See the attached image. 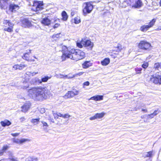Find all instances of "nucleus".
I'll return each instance as SVG.
<instances>
[{
    "instance_id": "obj_57",
    "label": "nucleus",
    "mask_w": 161,
    "mask_h": 161,
    "mask_svg": "<svg viewBox=\"0 0 161 161\" xmlns=\"http://www.w3.org/2000/svg\"><path fill=\"white\" fill-rule=\"evenodd\" d=\"M3 151H2V150H0V156H1L3 154Z\"/></svg>"
},
{
    "instance_id": "obj_53",
    "label": "nucleus",
    "mask_w": 161,
    "mask_h": 161,
    "mask_svg": "<svg viewBox=\"0 0 161 161\" xmlns=\"http://www.w3.org/2000/svg\"><path fill=\"white\" fill-rule=\"evenodd\" d=\"M57 114V116H58V117H63V114L60 113H58V114Z\"/></svg>"
},
{
    "instance_id": "obj_34",
    "label": "nucleus",
    "mask_w": 161,
    "mask_h": 161,
    "mask_svg": "<svg viewBox=\"0 0 161 161\" xmlns=\"http://www.w3.org/2000/svg\"><path fill=\"white\" fill-rule=\"evenodd\" d=\"M154 67L155 68L157 69L159 68H161V63H155L154 64Z\"/></svg>"
},
{
    "instance_id": "obj_41",
    "label": "nucleus",
    "mask_w": 161,
    "mask_h": 161,
    "mask_svg": "<svg viewBox=\"0 0 161 161\" xmlns=\"http://www.w3.org/2000/svg\"><path fill=\"white\" fill-rule=\"evenodd\" d=\"M89 119L91 120H93L97 119L96 114L94 116L90 117L89 118Z\"/></svg>"
},
{
    "instance_id": "obj_51",
    "label": "nucleus",
    "mask_w": 161,
    "mask_h": 161,
    "mask_svg": "<svg viewBox=\"0 0 161 161\" xmlns=\"http://www.w3.org/2000/svg\"><path fill=\"white\" fill-rule=\"evenodd\" d=\"M19 133H12L11 135L14 136H17L19 135Z\"/></svg>"
},
{
    "instance_id": "obj_58",
    "label": "nucleus",
    "mask_w": 161,
    "mask_h": 161,
    "mask_svg": "<svg viewBox=\"0 0 161 161\" xmlns=\"http://www.w3.org/2000/svg\"><path fill=\"white\" fill-rule=\"evenodd\" d=\"M75 75H73V76H67V78H68V79H71V78H74V77H75Z\"/></svg>"
},
{
    "instance_id": "obj_56",
    "label": "nucleus",
    "mask_w": 161,
    "mask_h": 161,
    "mask_svg": "<svg viewBox=\"0 0 161 161\" xmlns=\"http://www.w3.org/2000/svg\"><path fill=\"white\" fill-rule=\"evenodd\" d=\"M59 34H56L55 35H54L53 36V37H57V38H58L59 37Z\"/></svg>"
},
{
    "instance_id": "obj_63",
    "label": "nucleus",
    "mask_w": 161,
    "mask_h": 161,
    "mask_svg": "<svg viewBox=\"0 0 161 161\" xmlns=\"http://www.w3.org/2000/svg\"><path fill=\"white\" fill-rule=\"evenodd\" d=\"M118 47L119 49V50H120L121 49L120 46H118Z\"/></svg>"
},
{
    "instance_id": "obj_3",
    "label": "nucleus",
    "mask_w": 161,
    "mask_h": 161,
    "mask_svg": "<svg viewBox=\"0 0 161 161\" xmlns=\"http://www.w3.org/2000/svg\"><path fill=\"white\" fill-rule=\"evenodd\" d=\"M150 81L156 84H161V73L158 72L154 75H151Z\"/></svg>"
},
{
    "instance_id": "obj_33",
    "label": "nucleus",
    "mask_w": 161,
    "mask_h": 161,
    "mask_svg": "<svg viewBox=\"0 0 161 161\" xmlns=\"http://www.w3.org/2000/svg\"><path fill=\"white\" fill-rule=\"evenodd\" d=\"M74 22L76 24H79L80 22V18L79 17H75L74 19Z\"/></svg>"
},
{
    "instance_id": "obj_30",
    "label": "nucleus",
    "mask_w": 161,
    "mask_h": 161,
    "mask_svg": "<svg viewBox=\"0 0 161 161\" xmlns=\"http://www.w3.org/2000/svg\"><path fill=\"white\" fill-rule=\"evenodd\" d=\"M3 24L4 25L5 27H7V25H10V24H13L10 22L9 20H4L3 21Z\"/></svg>"
},
{
    "instance_id": "obj_48",
    "label": "nucleus",
    "mask_w": 161,
    "mask_h": 161,
    "mask_svg": "<svg viewBox=\"0 0 161 161\" xmlns=\"http://www.w3.org/2000/svg\"><path fill=\"white\" fill-rule=\"evenodd\" d=\"M18 64H15L13 66V68L14 70H16L18 69Z\"/></svg>"
},
{
    "instance_id": "obj_31",
    "label": "nucleus",
    "mask_w": 161,
    "mask_h": 161,
    "mask_svg": "<svg viewBox=\"0 0 161 161\" xmlns=\"http://www.w3.org/2000/svg\"><path fill=\"white\" fill-rule=\"evenodd\" d=\"M72 95H73V97L77 95L79 93V91L75 90H73L72 91H71Z\"/></svg>"
},
{
    "instance_id": "obj_26",
    "label": "nucleus",
    "mask_w": 161,
    "mask_h": 161,
    "mask_svg": "<svg viewBox=\"0 0 161 161\" xmlns=\"http://www.w3.org/2000/svg\"><path fill=\"white\" fill-rule=\"evenodd\" d=\"M158 114V112L157 110L155 111L153 113L151 114H149L147 115V116L148 117V118L149 119H152L153 118V117L156 116Z\"/></svg>"
},
{
    "instance_id": "obj_20",
    "label": "nucleus",
    "mask_w": 161,
    "mask_h": 161,
    "mask_svg": "<svg viewBox=\"0 0 161 161\" xmlns=\"http://www.w3.org/2000/svg\"><path fill=\"white\" fill-rule=\"evenodd\" d=\"M110 62V59L109 58H106L101 61V64L103 66H106L108 65Z\"/></svg>"
},
{
    "instance_id": "obj_12",
    "label": "nucleus",
    "mask_w": 161,
    "mask_h": 161,
    "mask_svg": "<svg viewBox=\"0 0 161 161\" xmlns=\"http://www.w3.org/2000/svg\"><path fill=\"white\" fill-rule=\"evenodd\" d=\"M51 21L47 18H44L41 21L42 24L48 26L51 24Z\"/></svg>"
},
{
    "instance_id": "obj_50",
    "label": "nucleus",
    "mask_w": 161,
    "mask_h": 161,
    "mask_svg": "<svg viewBox=\"0 0 161 161\" xmlns=\"http://www.w3.org/2000/svg\"><path fill=\"white\" fill-rule=\"evenodd\" d=\"M25 118L24 117H22L20 118L19 120H20V121L22 122L23 121H25Z\"/></svg>"
},
{
    "instance_id": "obj_17",
    "label": "nucleus",
    "mask_w": 161,
    "mask_h": 161,
    "mask_svg": "<svg viewBox=\"0 0 161 161\" xmlns=\"http://www.w3.org/2000/svg\"><path fill=\"white\" fill-rule=\"evenodd\" d=\"M142 5V3L140 0H136L135 3L133 7H134L135 8H139Z\"/></svg>"
},
{
    "instance_id": "obj_44",
    "label": "nucleus",
    "mask_w": 161,
    "mask_h": 161,
    "mask_svg": "<svg viewBox=\"0 0 161 161\" xmlns=\"http://www.w3.org/2000/svg\"><path fill=\"white\" fill-rule=\"evenodd\" d=\"M92 11H83V14L85 16L87 14H89Z\"/></svg>"
},
{
    "instance_id": "obj_18",
    "label": "nucleus",
    "mask_w": 161,
    "mask_h": 161,
    "mask_svg": "<svg viewBox=\"0 0 161 161\" xmlns=\"http://www.w3.org/2000/svg\"><path fill=\"white\" fill-rule=\"evenodd\" d=\"M150 27L148 25H144L142 26L140 28V30L143 32H146L150 28Z\"/></svg>"
},
{
    "instance_id": "obj_52",
    "label": "nucleus",
    "mask_w": 161,
    "mask_h": 161,
    "mask_svg": "<svg viewBox=\"0 0 161 161\" xmlns=\"http://www.w3.org/2000/svg\"><path fill=\"white\" fill-rule=\"evenodd\" d=\"M26 74L29 76H31V72L27 71L26 72Z\"/></svg>"
},
{
    "instance_id": "obj_54",
    "label": "nucleus",
    "mask_w": 161,
    "mask_h": 161,
    "mask_svg": "<svg viewBox=\"0 0 161 161\" xmlns=\"http://www.w3.org/2000/svg\"><path fill=\"white\" fill-rule=\"evenodd\" d=\"M38 73V72H31V76H33L35 75L36 74H37Z\"/></svg>"
},
{
    "instance_id": "obj_11",
    "label": "nucleus",
    "mask_w": 161,
    "mask_h": 161,
    "mask_svg": "<svg viewBox=\"0 0 161 161\" xmlns=\"http://www.w3.org/2000/svg\"><path fill=\"white\" fill-rule=\"evenodd\" d=\"M21 87L23 89H26L29 86V84L28 80L25 79L23 81L21 84Z\"/></svg>"
},
{
    "instance_id": "obj_8",
    "label": "nucleus",
    "mask_w": 161,
    "mask_h": 161,
    "mask_svg": "<svg viewBox=\"0 0 161 161\" xmlns=\"http://www.w3.org/2000/svg\"><path fill=\"white\" fill-rule=\"evenodd\" d=\"M84 10H92L93 8V5L90 2L84 3L83 5Z\"/></svg>"
},
{
    "instance_id": "obj_27",
    "label": "nucleus",
    "mask_w": 161,
    "mask_h": 161,
    "mask_svg": "<svg viewBox=\"0 0 161 161\" xmlns=\"http://www.w3.org/2000/svg\"><path fill=\"white\" fill-rule=\"evenodd\" d=\"M95 114L97 119H99L103 117L105 114V113L104 112H102L100 113H97Z\"/></svg>"
},
{
    "instance_id": "obj_24",
    "label": "nucleus",
    "mask_w": 161,
    "mask_h": 161,
    "mask_svg": "<svg viewBox=\"0 0 161 161\" xmlns=\"http://www.w3.org/2000/svg\"><path fill=\"white\" fill-rule=\"evenodd\" d=\"M22 58L28 61H29L31 60L30 59L29 53H24L23 55L22 56Z\"/></svg>"
},
{
    "instance_id": "obj_15",
    "label": "nucleus",
    "mask_w": 161,
    "mask_h": 161,
    "mask_svg": "<svg viewBox=\"0 0 161 161\" xmlns=\"http://www.w3.org/2000/svg\"><path fill=\"white\" fill-rule=\"evenodd\" d=\"M1 125L3 127H5L6 126H8L10 125L11 123V122L7 119H5L3 121L0 122Z\"/></svg>"
},
{
    "instance_id": "obj_55",
    "label": "nucleus",
    "mask_w": 161,
    "mask_h": 161,
    "mask_svg": "<svg viewBox=\"0 0 161 161\" xmlns=\"http://www.w3.org/2000/svg\"><path fill=\"white\" fill-rule=\"evenodd\" d=\"M53 115L54 116L55 119H58V116H57V114L56 113H53Z\"/></svg>"
},
{
    "instance_id": "obj_61",
    "label": "nucleus",
    "mask_w": 161,
    "mask_h": 161,
    "mask_svg": "<svg viewBox=\"0 0 161 161\" xmlns=\"http://www.w3.org/2000/svg\"><path fill=\"white\" fill-rule=\"evenodd\" d=\"M83 74V72H80V73H78L77 74H76V75H82Z\"/></svg>"
},
{
    "instance_id": "obj_14",
    "label": "nucleus",
    "mask_w": 161,
    "mask_h": 161,
    "mask_svg": "<svg viewBox=\"0 0 161 161\" xmlns=\"http://www.w3.org/2000/svg\"><path fill=\"white\" fill-rule=\"evenodd\" d=\"M103 96L97 95L92 97L89 100H92L96 101H98L103 100Z\"/></svg>"
},
{
    "instance_id": "obj_46",
    "label": "nucleus",
    "mask_w": 161,
    "mask_h": 161,
    "mask_svg": "<svg viewBox=\"0 0 161 161\" xmlns=\"http://www.w3.org/2000/svg\"><path fill=\"white\" fill-rule=\"evenodd\" d=\"M142 70V69L141 68H136L135 69V70L136 72H138V73L140 72Z\"/></svg>"
},
{
    "instance_id": "obj_64",
    "label": "nucleus",
    "mask_w": 161,
    "mask_h": 161,
    "mask_svg": "<svg viewBox=\"0 0 161 161\" xmlns=\"http://www.w3.org/2000/svg\"><path fill=\"white\" fill-rule=\"evenodd\" d=\"M156 30H161V28H157V29H156Z\"/></svg>"
},
{
    "instance_id": "obj_62",
    "label": "nucleus",
    "mask_w": 161,
    "mask_h": 161,
    "mask_svg": "<svg viewBox=\"0 0 161 161\" xmlns=\"http://www.w3.org/2000/svg\"><path fill=\"white\" fill-rule=\"evenodd\" d=\"M59 19H54V22H55L57 21H59Z\"/></svg>"
},
{
    "instance_id": "obj_47",
    "label": "nucleus",
    "mask_w": 161,
    "mask_h": 161,
    "mask_svg": "<svg viewBox=\"0 0 161 161\" xmlns=\"http://www.w3.org/2000/svg\"><path fill=\"white\" fill-rule=\"evenodd\" d=\"M59 25H60L59 24H58V23H56V24H55L53 26V28L54 29L56 28H58Z\"/></svg>"
},
{
    "instance_id": "obj_45",
    "label": "nucleus",
    "mask_w": 161,
    "mask_h": 161,
    "mask_svg": "<svg viewBox=\"0 0 161 161\" xmlns=\"http://www.w3.org/2000/svg\"><path fill=\"white\" fill-rule=\"evenodd\" d=\"M82 45H82V43H81V42H80L77 43V46H78L79 48H82Z\"/></svg>"
},
{
    "instance_id": "obj_42",
    "label": "nucleus",
    "mask_w": 161,
    "mask_h": 161,
    "mask_svg": "<svg viewBox=\"0 0 161 161\" xmlns=\"http://www.w3.org/2000/svg\"><path fill=\"white\" fill-rule=\"evenodd\" d=\"M90 84V83L89 81H87L84 82L83 84V88L85 87V86H88Z\"/></svg>"
},
{
    "instance_id": "obj_10",
    "label": "nucleus",
    "mask_w": 161,
    "mask_h": 161,
    "mask_svg": "<svg viewBox=\"0 0 161 161\" xmlns=\"http://www.w3.org/2000/svg\"><path fill=\"white\" fill-rule=\"evenodd\" d=\"M31 106V103L28 102L25 103L22 107V111L24 112H26L28 111Z\"/></svg>"
},
{
    "instance_id": "obj_4",
    "label": "nucleus",
    "mask_w": 161,
    "mask_h": 161,
    "mask_svg": "<svg viewBox=\"0 0 161 161\" xmlns=\"http://www.w3.org/2000/svg\"><path fill=\"white\" fill-rule=\"evenodd\" d=\"M151 44L146 40L141 41L139 44V47L140 48L147 50L151 47Z\"/></svg>"
},
{
    "instance_id": "obj_59",
    "label": "nucleus",
    "mask_w": 161,
    "mask_h": 161,
    "mask_svg": "<svg viewBox=\"0 0 161 161\" xmlns=\"http://www.w3.org/2000/svg\"><path fill=\"white\" fill-rule=\"evenodd\" d=\"M32 50H29L28 51H27V52L26 53H29V55L31 53Z\"/></svg>"
},
{
    "instance_id": "obj_29",
    "label": "nucleus",
    "mask_w": 161,
    "mask_h": 161,
    "mask_svg": "<svg viewBox=\"0 0 161 161\" xmlns=\"http://www.w3.org/2000/svg\"><path fill=\"white\" fill-rule=\"evenodd\" d=\"M41 122L42 123V126L43 128V129H47L48 126V125L47 123L44 121H41Z\"/></svg>"
},
{
    "instance_id": "obj_23",
    "label": "nucleus",
    "mask_w": 161,
    "mask_h": 161,
    "mask_svg": "<svg viewBox=\"0 0 161 161\" xmlns=\"http://www.w3.org/2000/svg\"><path fill=\"white\" fill-rule=\"evenodd\" d=\"M40 119L39 118L37 119H31V122L34 125H37L40 122Z\"/></svg>"
},
{
    "instance_id": "obj_43",
    "label": "nucleus",
    "mask_w": 161,
    "mask_h": 161,
    "mask_svg": "<svg viewBox=\"0 0 161 161\" xmlns=\"http://www.w3.org/2000/svg\"><path fill=\"white\" fill-rule=\"evenodd\" d=\"M9 161H19L17 158L14 157L13 158H11L9 159Z\"/></svg>"
},
{
    "instance_id": "obj_32",
    "label": "nucleus",
    "mask_w": 161,
    "mask_h": 161,
    "mask_svg": "<svg viewBox=\"0 0 161 161\" xmlns=\"http://www.w3.org/2000/svg\"><path fill=\"white\" fill-rule=\"evenodd\" d=\"M156 21V19H153L149 23V25H148L150 28L152 27Z\"/></svg>"
},
{
    "instance_id": "obj_28",
    "label": "nucleus",
    "mask_w": 161,
    "mask_h": 161,
    "mask_svg": "<svg viewBox=\"0 0 161 161\" xmlns=\"http://www.w3.org/2000/svg\"><path fill=\"white\" fill-rule=\"evenodd\" d=\"M72 97L73 95H72L71 91H68V92L64 96V97L66 99L70 98Z\"/></svg>"
},
{
    "instance_id": "obj_49",
    "label": "nucleus",
    "mask_w": 161,
    "mask_h": 161,
    "mask_svg": "<svg viewBox=\"0 0 161 161\" xmlns=\"http://www.w3.org/2000/svg\"><path fill=\"white\" fill-rule=\"evenodd\" d=\"M59 77L61 78H67V75H60Z\"/></svg>"
},
{
    "instance_id": "obj_37",
    "label": "nucleus",
    "mask_w": 161,
    "mask_h": 161,
    "mask_svg": "<svg viewBox=\"0 0 161 161\" xmlns=\"http://www.w3.org/2000/svg\"><path fill=\"white\" fill-rule=\"evenodd\" d=\"M8 155L9 156V159H10V158H13L14 156V155L13 153L11 152L10 151H8Z\"/></svg>"
},
{
    "instance_id": "obj_5",
    "label": "nucleus",
    "mask_w": 161,
    "mask_h": 161,
    "mask_svg": "<svg viewBox=\"0 0 161 161\" xmlns=\"http://www.w3.org/2000/svg\"><path fill=\"white\" fill-rule=\"evenodd\" d=\"M33 6L35 7L36 10H42L44 9V4L42 1L35 0L33 1Z\"/></svg>"
},
{
    "instance_id": "obj_35",
    "label": "nucleus",
    "mask_w": 161,
    "mask_h": 161,
    "mask_svg": "<svg viewBox=\"0 0 161 161\" xmlns=\"http://www.w3.org/2000/svg\"><path fill=\"white\" fill-rule=\"evenodd\" d=\"M18 69L21 70L24 69L25 67L26 66V65L24 64H18Z\"/></svg>"
},
{
    "instance_id": "obj_2",
    "label": "nucleus",
    "mask_w": 161,
    "mask_h": 161,
    "mask_svg": "<svg viewBox=\"0 0 161 161\" xmlns=\"http://www.w3.org/2000/svg\"><path fill=\"white\" fill-rule=\"evenodd\" d=\"M62 61H64L66 58H69L74 60L78 61L84 58L85 57V53L80 50L71 49L64 46L62 47Z\"/></svg>"
},
{
    "instance_id": "obj_40",
    "label": "nucleus",
    "mask_w": 161,
    "mask_h": 161,
    "mask_svg": "<svg viewBox=\"0 0 161 161\" xmlns=\"http://www.w3.org/2000/svg\"><path fill=\"white\" fill-rule=\"evenodd\" d=\"M148 63L146 62L144 63L142 65V67L144 69L146 68L148 66Z\"/></svg>"
},
{
    "instance_id": "obj_36",
    "label": "nucleus",
    "mask_w": 161,
    "mask_h": 161,
    "mask_svg": "<svg viewBox=\"0 0 161 161\" xmlns=\"http://www.w3.org/2000/svg\"><path fill=\"white\" fill-rule=\"evenodd\" d=\"M153 156L152 152H149L146 153V154L145 156V158L146 157H152Z\"/></svg>"
},
{
    "instance_id": "obj_9",
    "label": "nucleus",
    "mask_w": 161,
    "mask_h": 161,
    "mask_svg": "<svg viewBox=\"0 0 161 161\" xmlns=\"http://www.w3.org/2000/svg\"><path fill=\"white\" fill-rule=\"evenodd\" d=\"M23 26L24 27H30L31 26V22L27 19H24L22 21Z\"/></svg>"
},
{
    "instance_id": "obj_25",
    "label": "nucleus",
    "mask_w": 161,
    "mask_h": 161,
    "mask_svg": "<svg viewBox=\"0 0 161 161\" xmlns=\"http://www.w3.org/2000/svg\"><path fill=\"white\" fill-rule=\"evenodd\" d=\"M51 78L50 77H48V76H45L44 77L42 78L41 80H39L38 82L41 84L42 82H46L47 80Z\"/></svg>"
},
{
    "instance_id": "obj_22",
    "label": "nucleus",
    "mask_w": 161,
    "mask_h": 161,
    "mask_svg": "<svg viewBox=\"0 0 161 161\" xmlns=\"http://www.w3.org/2000/svg\"><path fill=\"white\" fill-rule=\"evenodd\" d=\"M62 19L64 21L67 20L68 18V15L65 11H64L62 13Z\"/></svg>"
},
{
    "instance_id": "obj_38",
    "label": "nucleus",
    "mask_w": 161,
    "mask_h": 161,
    "mask_svg": "<svg viewBox=\"0 0 161 161\" xmlns=\"http://www.w3.org/2000/svg\"><path fill=\"white\" fill-rule=\"evenodd\" d=\"M9 147L7 145L4 146L2 148V150L3 151V153L4 152H5L6 150H7L8 148Z\"/></svg>"
},
{
    "instance_id": "obj_13",
    "label": "nucleus",
    "mask_w": 161,
    "mask_h": 161,
    "mask_svg": "<svg viewBox=\"0 0 161 161\" xmlns=\"http://www.w3.org/2000/svg\"><path fill=\"white\" fill-rule=\"evenodd\" d=\"M92 64L91 61H86L82 64V67L84 69H86L91 66Z\"/></svg>"
},
{
    "instance_id": "obj_6",
    "label": "nucleus",
    "mask_w": 161,
    "mask_h": 161,
    "mask_svg": "<svg viewBox=\"0 0 161 161\" xmlns=\"http://www.w3.org/2000/svg\"><path fill=\"white\" fill-rule=\"evenodd\" d=\"M81 43L83 46L85 47H89L91 49H92L93 46V43L92 42L88 40L82 39L81 40Z\"/></svg>"
},
{
    "instance_id": "obj_60",
    "label": "nucleus",
    "mask_w": 161,
    "mask_h": 161,
    "mask_svg": "<svg viewBox=\"0 0 161 161\" xmlns=\"http://www.w3.org/2000/svg\"><path fill=\"white\" fill-rule=\"evenodd\" d=\"M142 111H144L145 113H147V109H142Z\"/></svg>"
},
{
    "instance_id": "obj_16",
    "label": "nucleus",
    "mask_w": 161,
    "mask_h": 161,
    "mask_svg": "<svg viewBox=\"0 0 161 161\" xmlns=\"http://www.w3.org/2000/svg\"><path fill=\"white\" fill-rule=\"evenodd\" d=\"M38 158L36 156H29L26 158L25 161H38Z\"/></svg>"
},
{
    "instance_id": "obj_19",
    "label": "nucleus",
    "mask_w": 161,
    "mask_h": 161,
    "mask_svg": "<svg viewBox=\"0 0 161 161\" xmlns=\"http://www.w3.org/2000/svg\"><path fill=\"white\" fill-rule=\"evenodd\" d=\"M13 24H10V25H8L9 27L8 28H5L4 30L8 32H11L13 31Z\"/></svg>"
},
{
    "instance_id": "obj_39",
    "label": "nucleus",
    "mask_w": 161,
    "mask_h": 161,
    "mask_svg": "<svg viewBox=\"0 0 161 161\" xmlns=\"http://www.w3.org/2000/svg\"><path fill=\"white\" fill-rule=\"evenodd\" d=\"M71 117V116L68 114H64L63 115V117L64 118H69Z\"/></svg>"
},
{
    "instance_id": "obj_7",
    "label": "nucleus",
    "mask_w": 161,
    "mask_h": 161,
    "mask_svg": "<svg viewBox=\"0 0 161 161\" xmlns=\"http://www.w3.org/2000/svg\"><path fill=\"white\" fill-rule=\"evenodd\" d=\"M29 141H30L29 140L25 138H22L21 139H14L13 140V142H14L19 144H22L27 142Z\"/></svg>"
},
{
    "instance_id": "obj_21",
    "label": "nucleus",
    "mask_w": 161,
    "mask_h": 161,
    "mask_svg": "<svg viewBox=\"0 0 161 161\" xmlns=\"http://www.w3.org/2000/svg\"><path fill=\"white\" fill-rule=\"evenodd\" d=\"M10 10H13L14 9H19V6L16 4H11L9 5Z\"/></svg>"
},
{
    "instance_id": "obj_1",
    "label": "nucleus",
    "mask_w": 161,
    "mask_h": 161,
    "mask_svg": "<svg viewBox=\"0 0 161 161\" xmlns=\"http://www.w3.org/2000/svg\"><path fill=\"white\" fill-rule=\"evenodd\" d=\"M30 97L35 101H42L51 95V92L46 87H33L28 91Z\"/></svg>"
}]
</instances>
